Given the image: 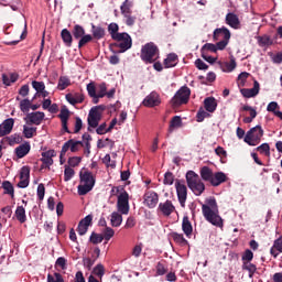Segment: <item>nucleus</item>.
I'll return each mask as SVG.
<instances>
[{
  "instance_id": "29",
  "label": "nucleus",
  "mask_w": 282,
  "mask_h": 282,
  "mask_svg": "<svg viewBox=\"0 0 282 282\" xmlns=\"http://www.w3.org/2000/svg\"><path fill=\"white\" fill-rule=\"evenodd\" d=\"M226 23L227 25H229V28H232L234 30H239V17H237V14L235 13H228L226 15Z\"/></svg>"
},
{
  "instance_id": "56",
  "label": "nucleus",
  "mask_w": 282,
  "mask_h": 282,
  "mask_svg": "<svg viewBox=\"0 0 282 282\" xmlns=\"http://www.w3.org/2000/svg\"><path fill=\"white\" fill-rule=\"evenodd\" d=\"M104 239H105V237L100 234L93 232L90 236V242L94 245L102 243Z\"/></svg>"
},
{
  "instance_id": "15",
  "label": "nucleus",
  "mask_w": 282,
  "mask_h": 282,
  "mask_svg": "<svg viewBox=\"0 0 282 282\" xmlns=\"http://www.w3.org/2000/svg\"><path fill=\"white\" fill-rule=\"evenodd\" d=\"M19 188H28L30 186V167L23 166L20 171Z\"/></svg>"
},
{
  "instance_id": "18",
  "label": "nucleus",
  "mask_w": 282,
  "mask_h": 282,
  "mask_svg": "<svg viewBox=\"0 0 282 282\" xmlns=\"http://www.w3.org/2000/svg\"><path fill=\"white\" fill-rule=\"evenodd\" d=\"M230 30H228L226 26L216 29L214 31V41H230Z\"/></svg>"
},
{
  "instance_id": "1",
  "label": "nucleus",
  "mask_w": 282,
  "mask_h": 282,
  "mask_svg": "<svg viewBox=\"0 0 282 282\" xmlns=\"http://www.w3.org/2000/svg\"><path fill=\"white\" fill-rule=\"evenodd\" d=\"M203 217L206 221L216 226L217 228L224 227V219L219 216V206H217V200L215 197H208L205 199V204L202 205Z\"/></svg>"
},
{
  "instance_id": "2",
  "label": "nucleus",
  "mask_w": 282,
  "mask_h": 282,
  "mask_svg": "<svg viewBox=\"0 0 282 282\" xmlns=\"http://www.w3.org/2000/svg\"><path fill=\"white\" fill-rule=\"evenodd\" d=\"M119 26L117 23H110L108 26V32L110 33L113 41H118L120 52H127V50H131V45H133V42L131 40V35L128 33H119L118 32Z\"/></svg>"
},
{
  "instance_id": "25",
  "label": "nucleus",
  "mask_w": 282,
  "mask_h": 282,
  "mask_svg": "<svg viewBox=\"0 0 282 282\" xmlns=\"http://www.w3.org/2000/svg\"><path fill=\"white\" fill-rule=\"evenodd\" d=\"M204 108L208 113H215L217 110V99L215 97H207L204 99Z\"/></svg>"
},
{
  "instance_id": "9",
  "label": "nucleus",
  "mask_w": 282,
  "mask_h": 282,
  "mask_svg": "<svg viewBox=\"0 0 282 282\" xmlns=\"http://www.w3.org/2000/svg\"><path fill=\"white\" fill-rule=\"evenodd\" d=\"M188 98H191V88L183 86L174 95L171 102L173 107H180V105H186V102H188Z\"/></svg>"
},
{
  "instance_id": "38",
  "label": "nucleus",
  "mask_w": 282,
  "mask_h": 282,
  "mask_svg": "<svg viewBox=\"0 0 282 282\" xmlns=\"http://www.w3.org/2000/svg\"><path fill=\"white\" fill-rule=\"evenodd\" d=\"M180 128H182V117L175 116L170 122V132H173L175 129Z\"/></svg>"
},
{
  "instance_id": "24",
  "label": "nucleus",
  "mask_w": 282,
  "mask_h": 282,
  "mask_svg": "<svg viewBox=\"0 0 282 282\" xmlns=\"http://www.w3.org/2000/svg\"><path fill=\"white\" fill-rule=\"evenodd\" d=\"M159 209L165 217H169L171 214L175 212V206L171 200H166L164 203H160Z\"/></svg>"
},
{
  "instance_id": "53",
  "label": "nucleus",
  "mask_w": 282,
  "mask_h": 282,
  "mask_svg": "<svg viewBox=\"0 0 282 282\" xmlns=\"http://www.w3.org/2000/svg\"><path fill=\"white\" fill-rule=\"evenodd\" d=\"M210 113H208V110H204V108H200L197 112V122H204L205 118H209Z\"/></svg>"
},
{
  "instance_id": "37",
  "label": "nucleus",
  "mask_w": 282,
  "mask_h": 282,
  "mask_svg": "<svg viewBox=\"0 0 282 282\" xmlns=\"http://www.w3.org/2000/svg\"><path fill=\"white\" fill-rule=\"evenodd\" d=\"M200 177L205 182H210V180L213 178V170H210V167H208V166L202 167L200 169Z\"/></svg>"
},
{
  "instance_id": "19",
  "label": "nucleus",
  "mask_w": 282,
  "mask_h": 282,
  "mask_svg": "<svg viewBox=\"0 0 282 282\" xmlns=\"http://www.w3.org/2000/svg\"><path fill=\"white\" fill-rule=\"evenodd\" d=\"M44 119H45V112H41V111L31 112L25 118L26 122H30L31 124H36V126L41 124Z\"/></svg>"
},
{
  "instance_id": "45",
  "label": "nucleus",
  "mask_w": 282,
  "mask_h": 282,
  "mask_svg": "<svg viewBox=\"0 0 282 282\" xmlns=\"http://www.w3.org/2000/svg\"><path fill=\"white\" fill-rule=\"evenodd\" d=\"M256 151H259L262 155H265V158H270V144L269 143H262L259 145Z\"/></svg>"
},
{
  "instance_id": "58",
  "label": "nucleus",
  "mask_w": 282,
  "mask_h": 282,
  "mask_svg": "<svg viewBox=\"0 0 282 282\" xmlns=\"http://www.w3.org/2000/svg\"><path fill=\"white\" fill-rule=\"evenodd\" d=\"M32 87L37 94H41V91L45 90V83L34 80L32 82Z\"/></svg>"
},
{
  "instance_id": "5",
  "label": "nucleus",
  "mask_w": 282,
  "mask_h": 282,
  "mask_svg": "<svg viewBox=\"0 0 282 282\" xmlns=\"http://www.w3.org/2000/svg\"><path fill=\"white\" fill-rule=\"evenodd\" d=\"M119 193V195H118ZM111 195H118L117 199V210L121 215H129V193H127L122 187H112Z\"/></svg>"
},
{
  "instance_id": "48",
  "label": "nucleus",
  "mask_w": 282,
  "mask_h": 282,
  "mask_svg": "<svg viewBox=\"0 0 282 282\" xmlns=\"http://www.w3.org/2000/svg\"><path fill=\"white\" fill-rule=\"evenodd\" d=\"M173 182H175V175H173L171 172H166L164 174L163 184H165V186H173Z\"/></svg>"
},
{
  "instance_id": "30",
  "label": "nucleus",
  "mask_w": 282,
  "mask_h": 282,
  "mask_svg": "<svg viewBox=\"0 0 282 282\" xmlns=\"http://www.w3.org/2000/svg\"><path fill=\"white\" fill-rule=\"evenodd\" d=\"M209 182L212 186H219V184H224V182H226V174L224 172L212 174Z\"/></svg>"
},
{
  "instance_id": "60",
  "label": "nucleus",
  "mask_w": 282,
  "mask_h": 282,
  "mask_svg": "<svg viewBox=\"0 0 282 282\" xmlns=\"http://www.w3.org/2000/svg\"><path fill=\"white\" fill-rule=\"evenodd\" d=\"M123 18L126 19V25L129 28L135 25V17L131 15V13H127Z\"/></svg>"
},
{
  "instance_id": "16",
  "label": "nucleus",
  "mask_w": 282,
  "mask_h": 282,
  "mask_svg": "<svg viewBox=\"0 0 282 282\" xmlns=\"http://www.w3.org/2000/svg\"><path fill=\"white\" fill-rule=\"evenodd\" d=\"M91 221H94V216L88 215L84 219H82L77 227L78 235H87V230H89V226H91Z\"/></svg>"
},
{
  "instance_id": "39",
  "label": "nucleus",
  "mask_w": 282,
  "mask_h": 282,
  "mask_svg": "<svg viewBox=\"0 0 282 282\" xmlns=\"http://www.w3.org/2000/svg\"><path fill=\"white\" fill-rule=\"evenodd\" d=\"M131 8H133V2L126 0L120 7L122 17L131 14Z\"/></svg>"
},
{
  "instance_id": "64",
  "label": "nucleus",
  "mask_w": 282,
  "mask_h": 282,
  "mask_svg": "<svg viewBox=\"0 0 282 282\" xmlns=\"http://www.w3.org/2000/svg\"><path fill=\"white\" fill-rule=\"evenodd\" d=\"M195 67H197V69L204 70V72H206V69H208V66L206 65V63L199 58L195 61Z\"/></svg>"
},
{
  "instance_id": "44",
  "label": "nucleus",
  "mask_w": 282,
  "mask_h": 282,
  "mask_svg": "<svg viewBox=\"0 0 282 282\" xmlns=\"http://www.w3.org/2000/svg\"><path fill=\"white\" fill-rule=\"evenodd\" d=\"M258 45H260V47H268L272 45V39H270L268 35L259 36Z\"/></svg>"
},
{
  "instance_id": "11",
  "label": "nucleus",
  "mask_w": 282,
  "mask_h": 282,
  "mask_svg": "<svg viewBox=\"0 0 282 282\" xmlns=\"http://www.w3.org/2000/svg\"><path fill=\"white\" fill-rule=\"evenodd\" d=\"M175 188H176L178 202H180L182 208H184L186 206V199L188 197V188L181 181H176Z\"/></svg>"
},
{
  "instance_id": "42",
  "label": "nucleus",
  "mask_w": 282,
  "mask_h": 282,
  "mask_svg": "<svg viewBox=\"0 0 282 282\" xmlns=\"http://www.w3.org/2000/svg\"><path fill=\"white\" fill-rule=\"evenodd\" d=\"M23 135L24 138H34L36 135V128L30 126H23Z\"/></svg>"
},
{
  "instance_id": "20",
  "label": "nucleus",
  "mask_w": 282,
  "mask_h": 282,
  "mask_svg": "<svg viewBox=\"0 0 282 282\" xmlns=\"http://www.w3.org/2000/svg\"><path fill=\"white\" fill-rule=\"evenodd\" d=\"M260 85L259 82L253 83L252 88H241L240 94L243 96V98H254V96L259 95Z\"/></svg>"
},
{
  "instance_id": "32",
  "label": "nucleus",
  "mask_w": 282,
  "mask_h": 282,
  "mask_svg": "<svg viewBox=\"0 0 282 282\" xmlns=\"http://www.w3.org/2000/svg\"><path fill=\"white\" fill-rule=\"evenodd\" d=\"M62 41L65 43L67 47H72V43L74 41V37L72 36V32L69 30L64 29L61 32Z\"/></svg>"
},
{
  "instance_id": "49",
  "label": "nucleus",
  "mask_w": 282,
  "mask_h": 282,
  "mask_svg": "<svg viewBox=\"0 0 282 282\" xmlns=\"http://www.w3.org/2000/svg\"><path fill=\"white\" fill-rule=\"evenodd\" d=\"M93 36L94 39H98V40L102 39V36H105V30L100 26L96 28L93 25Z\"/></svg>"
},
{
  "instance_id": "28",
  "label": "nucleus",
  "mask_w": 282,
  "mask_h": 282,
  "mask_svg": "<svg viewBox=\"0 0 282 282\" xmlns=\"http://www.w3.org/2000/svg\"><path fill=\"white\" fill-rule=\"evenodd\" d=\"M66 100L69 105H80L85 100V96L80 93L67 94Z\"/></svg>"
},
{
  "instance_id": "47",
  "label": "nucleus",
  "mask_w": 282,
  "mask_h": 282,
  "mask_svg": "<svg viewBox=\"0 0 282 282\" xmlns=\"http://www.w3.org/2000/svg\"><path fill=\"white\" fill-rule=\"evenodd\" d=\"M31 107H32V101H30V99H23L22 101H20V109L21 111H23V113H28Z\"/></svg>"
},
{
  "instance_id": "14",
  "label": "nucleus",
  "mask_w": 282,
  "mask_h": 282,
  "mask_svg": "<svg viewBox=\"0 0 282 282\" xmlns=\"http://www.w3.org/2000/svg\"><path fill=\"white\" fill-rule=\"evenodd\" d=\"M98 122H100V109L98 107H94L88 113V124L93 129H96V127H98Z\"/></svg>"
},
{
  "instance_id": "43",
  "label": "nucleus",
  "mask_w": 282,
  "mask_h": 282,
  "mask_svg": "<svg viewBox=\"0 0 282 282\" xmlns=\"http://www.w3.org/2000/svg\"><path fill=\"white\" fill-rule=\"evenodd\" d=\"M93 273L100 279V281H102V276H105L106 274V269H105V265L102 264H97L95 267V269H93Z\"/></svg>"
},
{
  "instance_id": "35",
  "label": "nucleus",
  "mask_w": 282,
  "mask_h": 282,
  "mask_svg": "<svg viewBox=\"0 0 282 282\" xmlns=\"http://www.w3.org/2000/svg\"><path fill=\"white\" fill-rule=\"evenodd\" d=\"M164 65L166 68L175 67L177 65V56L175 53H171L167 55V57L164 59Z\"/></svg>"
},
{
  "instance_id": "36",
  "label": "nucleus",
  "mask_w": 282,
  "mask_h": 282,
  "mask_svg": "<svg viewBox=\"0 0 282 282\" xmlns=\"http://www.w3.org/2000/svg\"><path fill=\"white\" fill-rule=\"evenodd\" d=\"M15 217L20 224H25L28 217L25 216V208L23 206H18L15 209Z\"/></svg>"
},
{
  "instance_id": "8",
  "label": "nucleus",
  "mask_w": 282,
  "mask_h": 282,
  "mask_svg": "<svg viewBox=\"0 0 282 282\" xmlns=\"http://www.w3.org/2000/svg\"><path fill=\"white\" fill-rule=\"evenodd\" d=\"M72 34L74 36V39H76L78 42V47H85V45H87V43H91V41H94V36H91L90 34H85V28H83L80 24H76L73 28Z\"/></svg>"
},
{
  "instance_id": "51",
  "label": "nucleus",
  "mask_w": 282,
  "mask_h": 282,
  "mask_svg": "<svg viewBox=\"0 0 282 282\" xmlns=\"http://www.w3.org/2000/svg\"><path fill=\"white\" fill-rule=\"evenodd\" d=\"M99 98H105L107 96V84L102 83L97 86V93Z\"/></svg>"
},
{
  "instance_id": "33",
  "label": "nucleus",
  "mask_w": 282,
  "mask_h": 282,
  "mask_svg": "<svg viewBox=\"0 0 282 282\" xmlns=\"http://www.w3.org/2000/svg\"><path fill=\"white\" fill-rule=\"evenodd\" d=\"M19 80V75L11 73L10 75L3 74L2 75V82L3 85H7V87H10L12 83H17Z\"/></svg>"
},
{
  "instance_id": "23",
  "label": "nucleus",
  "mask_w": 282,
  "mask_h": 282,
  "mask_svg": "<svg viewBox=\"0 0 282 282\" xmlns=\"http://www.w3.org/2000/svg\"><path fill=\"white\" fill-rule=\"evenodd\" d=\"M32 149V145H30V142H24L22 144H20L18 148H15L14 153L17 155V158L21 159V158H25V155H28V153H30V150Z\"/></svg>"
},
{
  "instance_id": "54",
  "label": "nucleus",
  "mask_w": 282,
  "mask_h": 282,
  "mask_svg": "<svg viewBox=\"0 0 282 282\" xmlns=\"http://www.w3.org/2000/svg\"><path fill=\"white\" fill-rule=\"evenodd\" d=\"M47 282H64L63 275L61 273H48L47 274Z\"/></svg>"
},
{
  "instance_id": "22",
  "label": "nucleus",
  "mask_w": 282,
  "mask_h": 282,
  "mask_svg": "<svg viewBox=\"0 0 282 282\" xmlns=\"http://www.w3.org/2000/svg\"><path fill=\"white\" fill-rule=\"evenodd\" d=\"M182 230L188 239L193 237V224L191 223V219L188 218V216L183 217Z\"/></svg>"
},
{
  "instance_id": "21",
  "label": "nucleus",
  "mask_w": 282,
  "mask_h": 282,
  "mask_svg": "<svg viewBox=\"0 0 282 282\" xmlns=\"http://www.w3.org/2000/svg\"><path fill=\"white\" fill-rule=\"evenodd\" d=\"M220 69L227 74H230V72H235L237 68V62L235 61V57H231L229 62H217Z\"/></svg>"
},
{
  "instance_id": "26",
  "label": "nucleus",
  "mask_w": 282,
  "mask_h": 282,
  "mask_svg": "<svg viewBox=\"0 0 282 282\" xmlns=\"http://www.w3.org/2000/svg\"><path fill=\"white\" fill-rule=\"evenodd\" d=\"M52 158H56V151L54 150H47L45 152H42V162L43 164H45L46 166H52V164H54V159Z\"/></svg>"
},
{
  "instance_id": "6",
  "label": "nucleus",
  "mask_w": 282,
  "mask_h": 282,
  "mask_svg": "<svg viewBox=\"0 0 282 282\" xmlns=\"http://www.w3.org/2000/svg\"><path fill=\"white\" fill-rule=\"evenodd\" d=\"M187 186L194 195H202L204 191H206V185H204V182H202V178H199V175L195 173L194 171H188L185 175Z\"/></svg>"
},
{
  "instance_id": "3",
  "label": "nucleus",
  "mask_w": 282,
  "mask_h": 282,
  "mask_svg": "<svg viewBox=\"0 0 282 282\" xmlns=\"http://www.w3.org/2000/svg\"><path fill=\"white\" fill-rule=\"evenodd\" d=\"M79 185L77 187L78 195H87V193L93 191L96 185V178L89 171H82L79 173Z\"/></svg>"
},
{
  "instance_id": "55",
  "label": "nucleus",
  "mask_w": 282,
  "mask_h": 282,
  "mask_svg": "<svg viewBox=\"0 0 282 282\" xmlns=\"http://www.w3.org/2000/svg\"><path fill=\"white\" fill-rule=\"evenodd\" d=\"M36 195L40 202H43V199H45V185H43V183L37 185Z\"/></svg>"
},
{
  "instance_id": "7",
  "label": "nucleus",
  "mask_w": 282,
  "mask_h": 282,
  "mask_svg": "<svg viewBox=\"0 0 282 282\" xmlns=\"http://www.w3.org/2000/svg\"><path fill=\"white\" fill-rule=\"evenodd\" d=\"M263 128L261 126H256L251 128L245 135V142L249 147H257L261 143V138H263Z\"/></svg>"
},
{
  "instance_id": "62",
  "label": "nucleus",
  "mask_w": 282,
  "mask_h": 282,
  "mask_svg": "<svg viewBox=\"0 0 282 282\" xmlns=\"http://www.w3.org/2000/svg\"><path fill=\"white\" fill-rule=\"evenodd\" d=\"M88 254H89L88 256L89 259H93V260L96 261L99 258V256H100V250L98 248L90 249L88 251Z\"/></svg>"
},
{
  "instance_id": "40",
  "label": "nucleus",
  "mask_w": 282,
  "mask_h": 282,
  "mask_svg": "<svg viewBox=\"0 0 282 282\" xmlns=\"http://www.w3.org/2000/svg\"><path fill=\"white\" fill-rule=\"evenodd\" d=\"M242 269L249 272L250 279H252L257 272V265L250 262H243Z\"/></svg>"
},
{
  "instance_id": "10",
  "label": "nucleus",
  "mask_w": 282,
  "mask_h": 282,
  "mask_svg": "<svg viewBox=\"0 0 282 282\" xmlns=\"http://www.w3.org/2000/svg\"><path fill=\"white\" fill-rule=\"evenodd\" d=\"M83 147V141H77L75 139H70L66 141L61 151V158L65 156V153L67 151H70L72 153H78V150Z\"/></svg>"
},
{
  "instance_id": "17",
  "label": "nucleus",
  "mask_w": 282,
  "mask_h": 282,
  "mask_svg": "<svg viewBox=\"0 0 282 282\" xmlns=\"http://www.w3.org/2000/svg\"><path fill=\"white\" fill-rule=\"evenodd\" d=\"M12 129H14V119H6L0 124V138H3V135H10V133H12Z\"/></svg>"
},
{
  "instance_id": "12",
  "label": "nucleus",
  "mask_w": 282,
  "mask_h": 282,
  "mask_svg": "<svg viewBox=\"0 0 282 282\" xmlns=\"http://www.w3.org/2000/svg\"><path fill=\"white\" fill-rule=\"evenodd\" d=\"M159 202H160V196L158 195V193L153 191L145 192L143 196L144 206H148V208H155Z\"/></svg>"
},
{
  "instance_id": "63",
  "label": "nucleus",
  "mask_w": 282,
  "mask_h": 282,
  "mask_svg": "<svg viewBox=\"0 0 282 282\" xmlns=\"http://www.w3.org/2000/svg\"><path fill=\"white\" fill-rule=\"evenodd\" d=\"M113 235H116V231H113V229L111 227H106L105 231H104V238L109 241V239H111V237H113Z\"/></svg>"
},
{
  "instance_id": "50",
  "label": "nucleus",
  "mask_w": 282,
  "mask_h": 282,
  "mask_svg": "<svg viewBox=\"0 0 282 282\" xmlns=\"http://www.w3.org/2000/svg\"><path fill=\"white\" fill-rule=\"evenodd\" d=\"M249 76L250 74L247 72L240 73L238 76V87H246V80H248Z\"/></svg>"
},
{
  "instance_id": "59",
  "label": "nucleus",
  "mask_w": 282,
  "mask_h": 282,
  "mask_svg": "<svg viewBox=\"0 0 282 282\" xmlns=\"http://www.w3.org/2000/svg\"><path fill=\"white\" fill-rule=\"evenodd\" d=\"M254 259V254L251 250L247 249L242 256V261L245 262H250Z\"/></svg>"
},
{
  "instance_id": "52",
  "label": "nucleus",
  "mask_w": 282,
  "mask_h": 282,
  "mask_svg": "<svg viewBox=\"0 0 282 282\" xmlns=\"http://www.w3.org/2000/svg\"><path fill=\"white\" fill-rule=\"evenodd\" d=\"M2 188L4 189V193L7 195H14V186H12V183L6 181L2 183Z\"/></svg>"
},
{
  "instance_id": "13",
  "label": "nucleus",
  "mask_w": 282,
  "mask_h": 282,
  "mask_svg": "<svg viewBox=\"0 0 282 282\" xmlns=\"http://www.w3.org/2000/svg\"><path fill=\"white\" fill-rule=\"evenodd\" d=\"M143 107H160L162 105V99L160 98V94L152 91L150 95H148L143 101H142Z\"/></svg>"
},
{
  "instance_id": "4",
  "label": "nucleus",
  "mask_w": 282,
  "mask_h": 282,
  "mask_svg": "<svg viewBox=\"0 0 282 282\" xmlns=\"http://www.w3.org/2000/svg\"><path fill=\"white\" fill-rule=\"evenodd\" d=\"M160 57V50L158 48V45L153 42H149L141 48V55L140 58L145 63V65H150L151 63H155L158 58Z\"/></svg>"
},
{
  "instance_id": "57",
  "label": "nucleus",
  "mask_w": 282,
  "mask_h": 282,
  "mask_svg": "<svg viewBox=\"0 0 282 282\" xmlns=\"http://www.w3.org/2000/svg\"><path fill=\"white\" fill-rule=\"evenodd\" d=\"M80 162H83V158H80V156L69 158L68 166L74 169V167L78 166V164H80Z\"/></svg>"
},
{
  "instance_id": "34",
  "label": "nucleus",
  "mask_w": 282,
  "mask_h": 282,
  "mask_svg": "<svg viewBox=\"0 0 282 282\" xmlns=\"http://www.w3.org/2000/svg\"><path fill=\"white\" fill-rule=\"evenodd\" d=\"M70 85H72V82L69 80V77L61 76L58 79L57 89H59V91H63L67 89V87H69Z\"/></svg>"
},
{
  "instance_id": "31",
  "label": "nucleus",
  "mask_w": 282,
  "mask_h": 282,
  "mask_svg": "<svg viewBox=\"0 0 282 282\" xmlns=\"http://www.w3.org/2000/svg\"><path fill=\"white\" fill-rule=\"evenodd\" d=\"M110 224L113 228L122 226V214L119 212H113L110 215Z\"/></svg>"
},
{
  "instance_id": "61",
  "label": "nucleus",
  "mask_w": 282,
  "mask_h": 282,
  "mask_svg": "<svg viewBox=\"0 0 282 282\" xmlns=\"http://www.w3.org/2000/svg\"><path fill=\"white\" fill-rule=\"evenodd\" d=\"M166 272H167V269H166L165 264L163 262H159L156 264V274L162 276V275L166 274Z\"/></svg>"
},
{
  "instance_id": "27",
  "label": "nucleus",
  "mask_w": 282,
  "mask_h": 282,
  "mask_svg": "<svg viewBox=\"0 0 282 282\" xmlns=\"http://www.w3.org/2000/svg\"><path fill=\"white\" fill-rule=\"evenodd\" d=\"M58 118L61 119L64 131H66V133H69V128H67V120H69V109H67L66 107L62 108Z\"/></svg>"
},
{
  "instance_id": "46",
  "label": "nucleus",
  "mask_w": 282,
  "mask_h": 282,
  "mask_svg": "<svg viewBox=\"0 0 282 282\" xmlns=\"http://www.w3.org/2000/svg\"><path fill=\"white\" fill-rule=\"evenodd\" d=\"M64 169V182H69L75 175L74 169L69 167V165H65Z\"/></svg>"
},
{
  "instance_id": "41",
  "label": "nucleus",
  "mask_w": 282,
  "mask_h": 282,
  "mask_svg": "<svg viewBox=\"0 0 282 282\" xmlns=\"http://www.w3.org/2000/svg\"><path fill=\"white\" fill-rule=\"evenodd\" d=\"M172 239L175 241V243H178V246H188V241L184 239V235L173 232Z\"/></svg>"
}]
</instances>
